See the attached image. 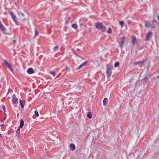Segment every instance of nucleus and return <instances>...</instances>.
Instances as JSON below:
<instances>
[{"mask_svg":"<svg viewBox=\"0 0 159 159\" xmlns=\"http://www.w3.org/2000/svg\"><path fill=\"white\" fill-rule=\"evenodd\" d=\"M50 73L53 76L55 75L56 74L54 71H51L50 72Z\"/></svg>","mask_w":159,"mask_h":159,"instance_id":"a878e982","label":"nucleus"},{"mask_svg":"<svg viewBox=\"0 0 159 159\" xmlns=\"http://www.w3.org/2000/svg\"><path fill=\"white\" fill-rule=\"evenodd\" d=\"M77 50H78V51H79V49H78V48H77Z\"/></svg>","mask_w":159,"mask_h":159,"instance_id":"ea45409f","label":"nucleus"},{"mask_svg":"<svg viewBox=\"0 0 159 159\" xmlns=\"http://www.w3.org/2000/svg\"><path fill=\"white\" fill-rule=\"evenodd\" d=\"M10 91H11V90L10 89H8V92H9Z\"/></svg>","mask_w":159,"mask_h":159,"instance_id":"e433bc0d","label":"nucleus"},{"mask_svg":"<svg viewBox=\"0 0 159 159\" xmlns=\"http://www.w3.org/2000/svg\"><path fill=\"white\" fill-rule=\"evenodd\" d=\"M158 19L159 20V15H158Z\"/></svg>","mask_w":159,"mask_h":159,"instance_id":"4c0bfd02","label":"nucleus"},{"mask_svg":"<svg viewBox=\"0 0 159 159\" xmlns=\"http://www.w3.org/2000/svg\"><path fill=\"white\" fill-rule=\"evenodd\" d=\"M72 27L75 29H76L77 28L78 26L76 24H73L72 25Z\"/></svg>","mask_w":159,"mask_h":159,"instance_id":"5701e85b","label":"nucleus"},{"mask_svg":"<svg viewBox=\"0 0 159 159\" xmlns=\"http://www.w3.org/2000/svg\"><path fill=\"white\" fill-rule=\"evenodd\" d=\"M120 23L121 26H123L124 25V22L123 21H120Z\"/></svg>","mask_w":159,"mask_h":159,"instance_id":"cd10ccee","label":"nucleus"},{"mask_svg":"<svg viewBox=\"0 0 159 159\" xmlns=\"http://www.w3.org/2000/svg\"><path fill=\"white\" fill-rule=\"evenodd\" d=\"M157 24V20L155 19H153L152 21V23L151 25V27L154 28Z\"/></svg>","mask_w":159,"mask_h":159,"instance_id":"0eeeda50","label":"nucleus"},{"mask_svg":"<svg viewBox=\"0 0 159 159\" xmlns=\"http://www.w3.org/2000/svg\"><path fill=\"white\" fill-rule=\"evenodd\" d=\"M27 70H33V69L31 68H29Z\"/></svg>","mask_w":159,"mask_h":159,"instance_id":"f704fd0d","label":"nucleus"},{"mask_svg":"<svg viewBox=\"0 0 159 159\" xmlns=\"http://www.w3.org/2000/svg\"><path fill=\"white\" fill-rule=\"evenodd\" d=\"M10 14L13 21L16 24H17V18L15 13L12 12H10Z\"/></svg>","mask_w":159,"mask_h":159,"instance_id":"7ed1b4c3","label":"nucleus"},{"mask_svg":"<svg viewBox=\"0 0 159 159\" xmlns=\"http://www.w3.org/2000/svg\"><path fill=\"white\" fill-rule=\"evenodd\" d=\"M2 136L0 134V138Z\"/></svg>","mask_w":159,"mask_h":159,"instance_id":"58836bf2","label":"nucleus"},{"mask_svg":"<svg viewBox=\"0 0 159 159\" xmlns=\"http://www.w3.org/2000/svg\"><path fill=\"white\" fill-rule=\"evenodd\" d=\"M20 14L23 17H24L25 16V15L23 13H21Z\"/></svg>","mask_w":159,"mask_h":159,"instance_id":"2f4dec72","label":"nucleus"},{"mask_svg":"<svg viewBox=\"0 0 159 159\" xmlns=\"http://www.w3.org/2000/svg\"><path fill=\"white\" fill-rule=\"evenodd\" d=\"M11 70V72H12V70Z\"/></svg>","mask_w":159,"mask_h":159,"instance_id":"a19ab883","label":"nucleus"},{"mask_svg":"<svg viewBox=\"0 0 159 159\" xmlns=\"http://www.w3.org/2000/svg\"><path fill=\"white\" fill-rule=\"evenodd\" d=\"M2 108L3 109V110L4 111H5V109H6V107H5V106L3 105L2 106Z\"/></svg>","mask_w":159,"mask_h":159,"instance_id":"7c9ffc66","label":"nucleus"},{"mask_svg":"<svg viewBox=\"0 0 159 159\" xmlns=\"http://www.w3.org/2000/svg\"><path fill=\"white\" fill-rule=\"evenodd\" d=\"M96 28L98 30H100L102 32H105L106 30V27L100 22H98L95 23Z\"/></svg>","mask_w":159,"mask_h":159,"instance_id":"f257e3e1","label":"nucleus"},{"mask_svg":"<svg viewBox=\"0 0 159 159\" xmlns=\"http://www.w3.org/2000/svg\"><path fill=\"white\" fill-rule=\"evenodd\" d=\"M147 61V59L146 58H145L143 60H142V61L136 62H135V64L136 65H138V64H143L145 63V62L146 61Z\"/></svg>","mask_w":159,"mask_h":159,"instance_id":"423d86ee","label":"nucleus"},{"mask_svg":"<svg viewBox=\"0 0 159 159\" xmlns=\"http://www.w3.org/2000/svg\"><path fill=\"white\" fill-rule=\"evenodd\" d=\"M0 29L2 30L3 31H5V28L3 25L2 24L1 22H0Z\"/></svg>","mask_w":159,"mask_h":159,"instance_id":"2eb2a0df","label":"nucleus"},{"mask_svg":"<svg viewBox=\"0 0 159 159\" xmlns=\"http://www.w3.org/2000/svg\"><path fill=\"white\" fill-rule=\"evenodd\" d=\"M128 22L129 24H130V23H131V20H128Z\"/></svg>","mask_w":159,"mask_h":159,"instance_id":"72a5a7b5","label":"nucleus"},{"mask_svg":"<svg viewBox=\"0 0 159 159\" xmlns=\"http://www.w3.org/2000/svg\"><path fill=\"white\" fill-rule=\"evenodd\" d=\"M121 41L120 44V47L121 49H122V48L123 47V44L124 43V42L125 41V38L124 37L121 38L120 39Z\"/></svg>","mask_w":159,"mask_h":159,"instance_id":"20e7f679","label":"nucleus"},{"mask_svg":"<svg viewBox=\"0 0 159 159\" xmlns=\"http://www.w3.org/2000/svg\"><path fill=\"white\" fill-rule=\"evenodd\" d=\"M20 105L21 107L22 108H23L24 106V103L21 100H20Z\"/></svg>","mask_w":159,"mask_h":159,"instance_id":"a211bd4d","label":"nucleus"},{"mask_svg":"<svg viewBox=\"0 0 159 159\" xmlns=\"http://www.w3.org/2000/svg\"><path fill=\"white\" fill-rule=\"evenodd\" d=\"M148 76L149 77L150 76V75H149V76H148L147 77H146L144 78H143V79H142L140 81V82H141V83H143L144 82H145L146 81H147V80L149 78V77H148Z\"/></svg>","mask_w":159,"mask_h":159,"instance_id":"1a4fd4ad","label":"nucleus"},{"mask_svg":"<svg viewBox=\"0 0 159 159\" xmlns=\"http://www.w3.org/2000/svg\"><path fill=\"white\" fill-rule=\"evenodd\" d=\"M107 32L108 34H111L112 33V30L111 28L109 27L108 28V30Z\"/></svg>","mask_w":159,"mask_h":159,"instance_id":"b1692460","label":"nucleus"},{"mask_svg":"<svg viewBox=\"0 0 159 159\" xmlns=\"http://www.w3.org/2000/svg\"><path fill=\"white\" fill-rule=\"evenodd\" d=\"M119 62L117 61L115 63L114 66L115 67H117L119 66Z\"/></svg>","mask_w":159,"mask_h":159,"instance_id":"393cba45","label":"nucleus"},{"mask_svg":"<svg viewBox=\"0 0 159 159\" xmlns=\"http://www.w3.org/2000/svg\"><path fill=\"white\" fill-rule=\"evenodd\" d=\"M3 61H4L6 66L8 67V68L9 69V70H12V66L11 64L5 60H4Z\"/></svg>","mask_w":159,"mask_h":159,"instance_id":"39448f33","label":"nucleus"},{"mask_svg":"<svg viewBox=\"0 0 159 159\" xmlns=\"http://www.w3.org/2000/svg\"><path fill=\"white\" fill-rule=\"evenodd\" d=\"M132 42L134 45L137 44V40L135 37L133 38Z\"/></svg>","mask_w":159,"mask_h":159,"instance_id":"4468645a","label":"nucleus"},{"mask_svg":"<svg viewBox=\"0 0 159 159\" xmlns=\"http://www.w3.org/2000/svg\"><path fill=\"white\" fill-rule=\"evenodd\" d=\"M56 112V111L54 110L53 111V112L55 113Z\"/></svg>","mask_w":159,"mask_h":159,"instance_id":"c9c22d12","label":"nucleus"},{"mask_svg":"<svg viewBox=\"0 0 159 159\" xmlns=\"http://www.w3.org/2000/svg\"><path fill=\"white\" fill-rule=\"evenodd\" d=\"M13 42L14 43H16V40H14L13 41Z\"/></svg>","mask_w":159,"mask_h":159,"instance_id":"473e14b6","label":"nucleus"},{"mask_svg":"<svg viewBox=\"0 0 159 159\" xmlns=\"http://www.w3.org/2000/svg\"><path fill=\"white\" fill-rule=\"evenodd\" d=\"M58 48H59L58 46H55L54 48L53 49V51L54 52H56V51L58 50Z\"/></svg>","mask_w":159,"mask_h":159,"instance_id":"4be33fe9","label":"nucleus"},{"mask_svg":"<svg viewBox=\"0 0 159 159\" xmlns=\"http://www.w3.org/2000/svg\"><path fill=\"white\" fill-rule=\"evenodd\" d=\"M24 124V120L23 119H21L20 120V126L19 127H20V128H22Z\"/></svg>","mask_w":159,"mask_h":159,"instance_id":"dca6fc26","label":"nucleus"},{"mask_svg":"<svg viewBox=\"0 0 159 159\" xmlns=\"http://www.w3.org/2000/svg\"><path fill=\"white\" fill-rule=\"evenodd\" d=\"M107 98H105L103 100V104L104 105L106 106V103L107 102Z\"/></svg>","mask_w":159,"mask_h":159,"instance_id":"6ab92c4d","label":"nucleus"},{"mask_svg":"<svg viewBox=\"0 0 159 159\" xmlns=\"http://www.w3.org/2000/svg\"><path fill=\"white\" fill-rule=\"evenodd\" d=\"M20 128L18 127L17 129L16 132V135L17 137L18 138H19L20 136Z\"/></svg>","mask_w":159,"mask_h":159,"instance_id":"9d476101","label":"nucleus"},{"mask_svg":"<svg viewBox=\"0 0 159 159\" xmlns=\"http://www.w3.org/2000/svg\"><path fill=\"white\" fill-rule=\"evenodd\" d=\"M35 37L38 35V32L36 30H35Z\"/></svg>","mask_w":159,"mask_h":159,"instance_id":"c756f323","label":"nucleus"},{"mask_svg":"<svg viewBox=\"0 0 159 159\" xmlns=\"http://www.w3.org/2000/svg\"><path fill=\"white\" fill-rule=\"evenodd\" d=\"M106 72L107 77L108 78H110L112 73L111 70H107Z\"/></svg>","mask_w":159,"mask_h":159,"instance_id":"ddd939ff","label":"nucleus"},{"mask_svg":"<svg viewBox=\"0 0 159 159\" xmlns=\"http://www.w3.org/2000/svg\"><path fill=\"white\" fill-rule=\"evenodd\" d=\"M145 25L146 27H149L150 26V23L149 21L148 20H145Z\"/></svg>","mask_w":159,"mask_h":159,"instance_id":"f3484780","label":"nucleus"},{"mask_svg":"<svg viewBox=\"0 0 159 159\" xmlns=\"http://www.w3.org/2000/svg\"><path fill=\"white\" fill-rule=\"evenodd\" d=\"M70 149L72 151H74L75 148V145L72 143L70 145Z\"/></svg>","mask_w":159,"mask_h":159,"instance_id":"f8f14e48","label":"nucleus"},{"mask_svg":"<svg viewBox=\"0 0 159 159\" xmlns=\"http://www.w3.org/2000/svg\"><path fill=\"white\" fill-rule=\"evenodd\" d=\"M27 72L29 74H31L34 72V70H27Z\"/></svg>","mask_w":159,"mask_h":159,"instance_id":"aec40b11","label":"nucleus"},{"mask_svg":"<svg viewBox=\"0 0 159 159\" xmlns=\"http://www.w3.org/2000/svg\"><path fill=\"white\" fill-rule=\"evenodd\" d=\"M18 101L17 98L16 97L15 95L14 94L12 96V101L13 103H16Z\"/></svg>","mask_w":159,"mask_h":159,"instance_id":"6e6552de","label":"nucleus"},{"mask_svg":"<svg viewBox=\"0 0 159 159\" xmlns=\"http://www.w3.org/2000/svg\"><path fill=\"white\" fill-rule=\"evenodd\" d=\"M87 61H86L84 62H83L82 64H81V65H80L78 67V69H81L82 67L85 66V65L87 63Z\"/></svg>","mask_w":159,"mask_h":159,"instance_id":"9b49d317","label":"nucleus"},{"mask_svg":"<svg viewBox=\"0 0 159 159\" xmlns=\"http://www.w3.org/2000/svg\"><path fill=\"white\" fill-rule=\"evenodd\" d=\"M112 66L110 65H108L107 66V69L108 70H111Z\"/></svg>","mask_w":159,"mask_h":159,"instance_id":"c85d7f7f","label":"nucleus"},{"mask_svg":"<svg viewBox=\"0 0 159 159\" xmlns=\"http://www.w3.org/2000/svg\"><path fill=\"white\" fill-rule=\"evenodd\" d=\"M6 119V117H5V118H4V119Z\"/></svg>","mask_w":159,"mask_h":159,"instance_id":"79ce46f5","label":"nucleus"},{"mask_svg":"<svg viewBox=\"0 0 159 159\" xmlns=\"http://www.w3.org/2000/svg\"><path fill=\"white\" fill-rule=\"evenodd\" d=\"M35 114L37 117H38L39 116L38 112L37 110H36L35 111Z\"/></svg>","mask_w":159,"mask_h":159,"instance_id":"bb28decb","label":"nucleus"},{"mask_svg":"<svg viewBox=\"0 0 159 159\" xmlns=\"http://www.w3.org/2000/svg\"><path fill=\"white\" fill-rule=\"evenodd\" d=\"M87 116L89 119H91L92 118V114L90 112H89L88 113Z\"/></svg>","mask_w":159,"mask_h":159,"instance_id":"412c9836","label":"nucleus"},{"mask_svg":"<svg viewBox=\"0 0 159 159\" xmlns=\"http://www.w3.org/2000/svg\"><path fill=\"white\" fill-rule=\"evenodd\" d=\"M152 33L151 31L148 32L145 39V41H149L152 38Z\"/></svg>","mask_w":159,"mask_h":159,"instance_id":"f03ea898","label":"nucleus"}]
</instances>
